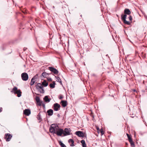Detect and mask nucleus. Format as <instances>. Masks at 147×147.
I'll return each instance as SVG.
<instances>
[{
    "label": "nucleus",
    "instance_id": "1",
    "mask_svg": "<svg viewBox=\"0 0 147 147\" xmlns=\"http://www.w3.org/2000/svg\"><path fill=\"white\" fill-rule=\"evenodd\" d=\"M124 14H122L121 15V18L122 20L123 21V23L128 25H129L130 22L129 21L126 20V19L127 17V15H129L131 13V12L128 9L126 8L124 10Z\"/></svg>",
    "mask_w": 147,
    "mask_h": 147
},
{
    "label": "nucleus",
    "instance_id": "2",
    "mask_svg": "<svg viewBox=\"0 0 147 147\" xmlns=\"http://www.w3.org/2000/svg\"><path fill=\"white\" fill-rule=\"evenodd\" d=\"M11 92L14 93L15 94H17L18 97H20L21 96L22 92L20 90H18V88L16 87H14L12 90L11 91Z\"/></svg>",
    "mask_w": 147,
    "mask_h": 147
},
{
    "label": "nucleus",
    "instance_id": "3",
    "mask_svg": "<svg viewBox=\"0 0 147 147\" xmlns=\"http://www.w3.org/2000/svg\"><path fill=\"white\" fill-rule=\"evenodd\" d=\"M42 85L40 83H38L36 86V88L38 89V90L40 93H44V91Z\"/></svg>",
    "mask_w": 147,
    "mask_h": 147
},
{
    "label": "nucleus",
    "instance_id": "4",
    "mask_svg": "<svg viewBox=\"0 0 147 147\" xmlns=\"http://www.w3.org/2000/svg\"><path fill=\"white\" fill-rule=\"evenodd\" d=\"M21 77L23 80L27 81L28 79V75L26 73H23L21 74Z\"/></svg>",
    "mask_w": 147,
    "mask_h": 147
},
{
    "label": "nucleus",
    "instance_id": "5",
    "mask_svg": "<svg viewBox=\"0 0 147 147\" xmlns=\"http://www.w3.org/2000/svg\"><path fill=\"white\" fill-rule=\"evenodd\" d=\"M71 129L70 128H65L63 130V134L64 136H66L70 135Z\"/></svg>",
    "mask_w": 147,
    "mask_h": 147
},
{
    "label": "nucleus",
    "instance_id": "6",
    "mask_svg": "<svg viewBox=\"0 0 147 147\" xmlns=\"http://www.w3.org/2000/svg\"><path fill=\"white\" fill-rule=\"evenodd\" d=\"M12 137V136L10 134L6 133L5 134L4 138L6 141L9 142L10 141Z\"/></svg>",
    "mask_w": 147,
    "mask_h": 147
},
{
    "label": "nucleus",
    "instance_id": "7",
    "mask_svg": "<svg viewBox=\"0 0 147 147\" xmlns=\"http://www.w3.org/2000/svg\"><path fill=\"white\" fill-rule=\"evenodd\" d=\"M48 69L55 74H57L58 73V71L55 68L52 67H48Z\"/></svg>",
    "mask_w": 147,
    "mask_h": 147
},
{
    "label": "nucleus",
    "instance_id": "8",
    "mask_svg": "<svg viewBox=\"0 0 147 147\" xmlns=\"http://www.w3.org/2000/svg\"><path fill=\"white\" fill-rule=\"evenodd\" d=\"M60 105L57 103H55L54 104L53 109L55 111H58L59 110L60 108Z\"/></svg>",
    "mask_w": 147,
    "mask_h": 147
},
{
    "label": "nucleus",
    "instance_id": "9",
    "mask_svg": "<svg viewBox=\"0 0 147 147\" xmlns=\"http://www.w3.org/2000/svg\"><path fill=\"white\" fill-rule=\"evenodd\" d=\"M35 100L38 105L40 106H41L43 103V101L40 100V98L38 96H36L35 97Z\"/></svg>",
    "mask_w": 147,
    "mask_h": 147
},
{
    "label": "nucleus",
    "instance_id": "10",
    "mask_svg": "<svg viewBox=\"0 0 147 147\" xmlns=\"http://www.w3.org/2000/svg\"><path fill=\"white\" fill-rule=\"evenodd\" d=\"M75 134L79 137H84V133L81 131H78L75 132Z\"/></svg>",
    "mask_w": 147,
    "mask_h": 147
},
{
    "label": "nucleus",
    "instance_id": "11",
    "mask_svg": "<svg viewBox=\"0 0 147 147\" xmlns=\"http://www.w3.org/2000/svg\"><path fill=\"white\" fill-rule=\"evenodd\" d=\"M63 129H60L57 132H55V133L58 136H61L62 134H63Z\"/></svg>",
    "mask_w": 147,
    "mask_h": 147
},
{
    "label": "nucleus",
    "instance_id": "12",
    "mask_svg": "<svg viewBox=\"0 0 147 147\" xmlns=\"http://www.w3.org/2000/svg\"><path fill=\"white\" fill-rule=\"evenodd\" d=\"M24 113L27 116H29L31 113L30 110L29 109H26L24 111Z\"/></svg>",
    "mask_w": 147,
    "mask_h": 147
},
{
    "label": "nucleus",
    "instance_id": "13",
    "mask_svg": "<svg viewBox=\"0 0 147 147\" xmlns=\"http://www.w3.org/2000/svg\"><path fill=\"white\" fill-rule=\"evenodd\" d=\"M55 125V124H52L50 127L49 129V131L51 133H55V130L54 128V126Z\"/></svg>",
    "mask_w": 147,
    "mask_h": 147
},
{
    "label": "nucleus",
    "instance_id": "14",
    "mask_svg": "<svg viewBox=\"0 0 147 147\" xmlns=\"http://www.w3.org/2000/svg\"><path fill=\"white\" fill-rule=\"evenodd\" d=\"M48 97L49 96H46L44 98L43 100L45 102H49L50 101L51 99L49 98Z\"/></svg>",
    "mask_w": 147,
    "mask_h": 147
},
{
    "label": "nucleus",
    "instance_id": "15",
    "mask_svg": "<svg viewBox=\"0 0 147 147\" xmlns=\"http://www.w3.org/2000/svg\"><path fill=\"white\" fill-rule=\"evenodd\" d=\"M47 113L49 116H51L53 115V111L52 109H49L47 111Z\"/></svg>",
    "mask_w": 147,
    "mask_h": 147
},
{
    "label": "nucleus",
    "instance_id": "16",
    "mask_svg": "<svg viewBox=\"0 0 147 147\" xmlns=\"http://www.w3.org/2000/svg\"><path fill=\"white\" fill-rule=\"evenodd\" d=\"M61 103V105L63 107H65L67 105V101L65 100H62Z\"/></svg>",
    "mask_w": 147,
    "mask_h": 147
},
{
    "label": "nucleus",
    "instance_id": "17",
    "mask_svg": "<svg viewBox=\"0 0 147 147\" xmlns=\"http://www.w3.org/2000/svg\"><path fill=\"white\" fill-rule=\"evenodd\" d=\"M54 128L55 130V132H57L60 129L59 128L57 125L55 124V125L54 126Z\"/></svg>",
    "mask_w": 147,
    "mask_h": 147
},
{
    "label": "nucleus",
    "instance_id": "18",
    "mask_svg": "<svg viewBox=\"0 0 147 147\" xmlns=\"http://www.w3.org/2000/svg\"><path fill=\"white\" fill-rule=\"evenodd\" d=\"M51 74V73H47L45 72H44L42 73V75L43 77H48L49 76V75H50Z\"/></svg>",
    "mask_w": 147,
    "mask_h": 147
},
{
    "label": "nucleus",
    "instance_id": "19",
    "mask_svg": "<svg viewBox=\"0 0 147 147\" xmlns=\"http://www.w3.org/2000/svg\"><path fill=\"white\" fill-rule=\"evenodd\" d=\"M42 85L45 87H46L48 85V83L45 80H44L42 82Z\"/></svg>",
    "mask_w": 147,
    "mask_h": 147
},
{
    "label": "nucleus",
    "instance_id": "20",
    "mask_svg": "<svg viewBox=\"0 0 147 147\" xmlns=\"http://www.w3.org/2000/svg\"><path fill=\"white\" fill-rule=\"evenodd\" d=\"M81 143L82 144L83 147H86V145L84 140H82L81 141Z\"/></svg>",
    "mask_w": 147,
    "mask_h": 147
},
{
    "label": "nucleus",
    "instance_id": "21",
    "mask_svg": "<svg viewBox=\"0 0 147 147\" xmlns=\"http://www.w3.org/2000/svg\"><path fill=\"white\" fill-rule=\"evenodd\" d=\"M55 82L54 81L53 82V83H51L49 85V86L51 88H54L55 87Z\"/></svg>",
    "mask_w": 147,
    "mask_h": 147
},
{
    "label": "nucleus",
    "instance_id": "22",
    "mask_svg": "<svg viewBox=\"0 0 147 147\" xmlns=\"http://www.w3.org/2000/svg\"><path fill=\"white\" fill-rule=\"evenodd\" d=\"M55 78H56V79L57 80V82H60V84H62V83L61 81V79L59 77H57V76H55Z\"/></svg>",
    "mask_w": 147,
    "mask_h": 147
},
{
    "label": "nucleus",
    "instance_id": "23",
    "mask_svg": "<svg viewBox=\"0 0 147 147\" xmlns=\"http://www.w3.org/2000/svg\"><path fill=\"white\" fill-rule=\"evenodd\" d=\"M37 118L38 120L40 121L39 122H40L42 121V118L40 113H38L37 115Z\"/></svg>",
    "mask_w": 147,
    "mask_h": 147
},
{
    "label": "nucleus",
    "instance_id": "24",
    "mask_svg": "<svg viewBox=\"0 0 147 147\" xmlns=\"http://www.w3.org/2000/svg\"><path fill=\"white\" fill-rule=\"evenodd\" d=\"M59 144L61 147H66V146L61 141H59Z\"/></svg>",
    "mask_w": 147,
    "mask_h": 147
},
{
    "label": "nucleus",
    "instance_id": "25",
    "mask_svg": "<svg viewBox=\"0 0 147 147\" xmlns=\"http://www.w3.org/2000/svg\"><path fill=\"white\" fill-rule=\"evenodd\" d=\"M36 81L35 80H34L33 78H32L30 83V84L31 86L33 85L35 83Z\"/></svg>",
    "mask_w": 147,
    "mask_h": 147
},
{
    "label": "nucleus",
    "instance_id": "26",
    "mask_svg": "<svg viewBox=\"0 0 147 147\" xmlns=\"http://www.w3.org/2000/svg\"><path fill=\"white\" fill-rule=\"evenodd\" d=\"M130 143L131 146V147H135L134 143L133 142Z\"/></svg>",
    "mask_w": 147,
    "mask_h": 147
},
{
    "label": "nucleus",
    "instance_id": "27",
    "mask_svg": "<svg viewBox=\"0 0 147 147\" xmlns=\"http://www.w3.org/2000/svg\"><path fill=\"white\" fill-rule=\"evenodd\" d=\"M38 77V74H36L32 78H33L34 80H35Z\"/></svg>",
    "mask_w": 147,
    "mask_h": 147
},
{
    "label": "nucleus",
    "instance_id": "28",
    "mask_svg": "<svg viewBox=\"0 0 147 147\" xmlns=\"http://www.w3.org/2000/svg\"><path fill=\"white\" fill-rule=\"evenodd\" d=\"M100 132L101 133V135H103L104 133V132L103 131L102 129H101L100 131Z\"/></svg>",
    "mask_w": 147,
    "mask_h": 147
},
{
    "label": "nucleus",
    "instance_id": "29",
    "mask_svg": "<svg viewBox=\"0 0 147 147\" xmlns=\"http://www.w3.org/2000/svg\"><path fill=\"white\" fill-rule=\"evenodd\" d=\"M68 142L69 143H74V141L73 140V139H70L69 140Z\"/></svg>",
    "mask_w": 147,
    "mask_h": 147
},
{
    "label": "nucleus",
    "instance_id": "30",
    "mask_svg": "<svg viewBox=\"0 0 147 147\" xmlns=\"http://www.w3.org/2000/svg\"><path fill=\"white\" fill-rule=\"evenodd\" d=\"M129 20L130 21H130H129V22L131 23V20H132V17L130 15L129 16Z\"/></svg>",
    "mask_w": 147,
    "mask_h": 147
},
{
    "label": "nucleus",
    "instance_id": "31",
    "mask_svg": "<svg viewBox=\"0 0 147 147\" xmlns=\"http://www.w3.org/2000/svg\"><path fill=\"white\" fill-rule=\"evenodd\" d=\"M63 95L61 94H60L59 95V99H62L63 98Z\"/></svg>",
    "mask_w": 147,
    "mask_h": 147
},
{
    "label": "nucleus",
    "instance_id": "32",
    "mask_svg": "<svg viewBox=\"0 0 147 147\" xmlns=\"http://www.w3.org/2000/svg\"><path fill=\"white\" fill-rule=\"evenodd\" d=\"M128 140L129 142H130V143L133 142L132 139L131 138H129V139H128Z\"/></svg>",
    "mask_w": 147,
    "mask_h": 147
},
{
    "label": "nucleus",
    "instance_id": "33",
    "mask_svg": "<svg viewBox=\"0 0 147 147\" xmlns=\"http://www.w3.org/2000/svg\"><path fill=\"white\" fill-rule=\"evenodd\" d=\"M128 140L129 142H130V143L133 142L132 139L131 138H129V139H128Z\"/></svg>",
    "mask_w": 147,
    "mask_h": 147
},
{
    "label": "nucleus",
    "instance_id": "34",
    "mask_svg": "<svg viewBox=\"0 0 147 147\" xmlns=\"http://www.w3.org/2000/svg\"><path fill=\"white\" fill-rule=\"evenodd\" d=\"M47 79L49 81H52V79L50 78H47Z\"/></svg>",
    "mask_w": 147,
    "mask_h": 147
},
{
    "label": "nucleus",
    "instance_id": "35",
    "mask_svg": "<svg viewBox=\"0 0 147 147\" xmlns=\"http://www.w3.org/2000/svg\"><path fill=\"white\" fill-rule=\"evenodd\" d=\"M127 135L128 138V139H129V138H131V137L129 136V134H127Z\"/></svg>",
    "mask_w": 147,
    "mask_h": 147
},
{
    "label": "nucleus",
    "instance_id": "36",
    "mask_svg": "<svg viewBox=\"0 0 147 147\" xmlns=\"http://www.w3.org/2000/svg\"><path fill=\"white\" fill-rule=\"evenodd\" d=\"M96 129L97 131V132H99L100 131V129L98 127H97Z\"/></svg>",
    "mask_w": 147,
    "mask_h": 147
},
{
    "label": "nucleus",
    "instance_id": "37",
    "mask_svg": "<svg viewBox=\"0 0 147 147\" xmlns=\"http://www.w3.org/2000/svg\"><path fill=\"white\" fill-rule=\"evenodd\" d=\"M74 143H72L70 145V146H74Z\"/></svg>",
    "mask_w": 147,
    "mask_h": 147
},
{
    "label": "nucleus",
    "instance_id": "38",
    "mask_svg": "<svg viewBox=\"0 0 147 147\" xmlns=\"http://www.w3.org/2000/svg\"><path fill=\"white\" fill-rule=\"evenodd\" d=\"M42 105L43 107L45 108V104L43 102L42 103Z\"/></svg>",
    "mask_w": 147,
    "mask_h": 147
},
{
    "label": "nucleus",
    "instance_id": "39",
    "mask_svg": "<svg viewBox=\"0 0 147 147\" xmlns=\"http://www.w3.org/2000/svg\"><path fill=\"white\" fill-rule=\"evenodd\" d=\"M2 111V107H0V112H1Z\"/></svg>",
    "mask_w": 147,
    "mask_h": 147
},
{
    "label": "nucleus",
    "instance_id": "40",
    "mask_svg": "<svg viewBox=\"0 0 147 147\" xmlns=\"http://www.w3.org/2000/svg\"><path fill=\"white\" fill-rule=\"evenodd\" d=\"M57 116H58V117H59L60 116V114H58L57 115Z\"/></svg>",
    "mask_w": 147,
    "mask_h": 147
},
{
    "label": "nucleus",
    "instance_id": "41",
    "mask_svg": "<svg viewBox=\"0 0 147 147\" xmlns=\"http://www.w3.org/2000/svg\"><path fill=\"white\" fill-rule=\"evenodd\" d=\"M26 49H25V48H24V51H25Z\"/></svg>",
    "mask_w": 147,
    "mask_h": 147
},
{
    "label": "nucleus",
    "instance_id": "42",
    "mask_svg": "<svg viewBox=\"0 0 147 147\" xmlns=\"http://www.w3.org/2000/svg\"><path fill=\"white\" fill-rule=\"evenodd\" d=\"M53 8H55V7L54 6H53Z\"/></svg>",
    "mask_w": 147,
    "mask_h": 147
},
{
    "label": "nucleus",
    "instance_id": "43",
    "mask_svg": "<svg viewBox=\"0 0 147 147\" xmlns=\"http://www.w3.org/2000/svg\"><path fill=\"white\" fill-rule=\"evenodd\" d=\"M126 145L127 144V143H126Z\"/></svg>",
    "mask_w": 147,
    "mask_h": 147
},
{
    "label": "nucleus",
    "instance_id": "44",
    "mask_svg": "<svg viewBox=\"0 0 147 147\" xmlns=\"http://www.w3.org/2000/svg\"><path fill=\"white\" fill-rule=\"evenodd\" d=\"M133 117V116H132V117Z\"/></svg>",
    "mask_w": 147,
    "mask_h": 147
},
{
    "label": "nucleus",
    "instance_id": "45",
    "mask_svg": "<svg viewBox=\"0 0 147 147\" xmlns=\"http://www.w3.org/2000/svg\"><path fill=\"white\" fill-rule=\"evenodd\" d=\"M133 117V116H132V117Z\"/></svg>",
    "mask_w": 147,
    "mask_h": 147
}]
</instances>
